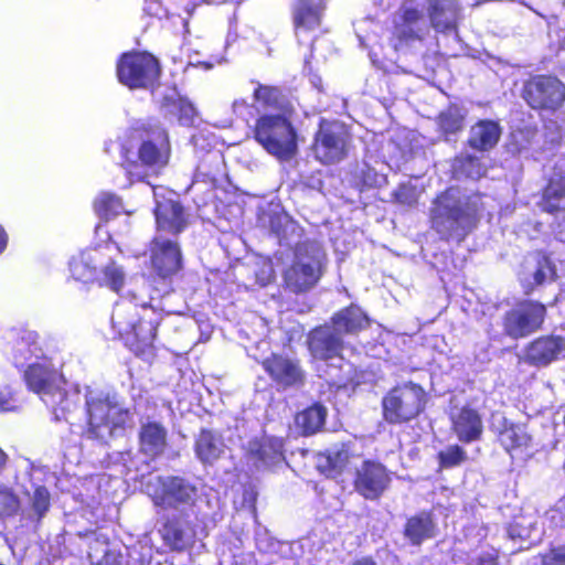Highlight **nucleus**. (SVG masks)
Returning <instances> with one entry per match:
<instances>
[{
  "label": "nucleus",
  "instance_id": "1",
  "mask_svg": "<svg viewBox=\"0 0 565 565\" xmlns=\"http://www.w3.org/2000/svg\"><path fill=\"white\" fill-rule=\"evenodd\" d=\"M162 317L159 310L149 305L131 301L116 303L110 317L114 337L136 356L152 355Z\"/></svg>",
  "mask_w": 565,
  "mask_h": 565
},
{
  "label": "nucleus",
  "instance_id": "2",
  "mask_svg": "<svg viewBox=\"0 0 565 565\" xmlns=\"http://www.w3.org/2000/svg\"><path fill=\"white\" fill-rule=\"evenodd\" d=\"M139 139L137 147L125 141L119 148V166L130 183L143 181L148 171L159 174L169 164L171 157L170 137L163 127H141Z\"/></svg>",
  "mask_w": 565,
  "mask_h": 565
},
{
  "label": "nucleus",
  "instance_id": "3",
  "mask_svg": "<svg viewBox=\"0 0 565 565\" xmlns=\"http://www.w3.org/2000/svg\"><path fill=\"white\" fill-rule=\"evenodd\" d=\"M430 228L441 241L461 243L479 223V210L475 203H462L449 186L433 200L429 211Z\"/></svg>",
  "mask_w": 565,
  "mask_h": 565
},
{
  "label": "nucleus",
  "instance_id": "4",
  "mask_svg": "<svg viewBox=\"0 0 565 565\" xmlns=\"http://www.w3.org/2000/svg\"><path fill=\"white\" fill-rule=\"evenodd\" d=\"M326 254L311 239L296 243L291 262L281 273V288L291 295H305L312 290L324 271Z\"/></svg>",
  "mask_w": 565,
  "mask_h": 565
},
{
  "label": "nucleus",
  "instance_id": "5",
  "mask_svg": "<svg viewBox=\"0 0 565 565\" xmlns=\"http://www.w3.org/2000/svg\"><path fill=\"white\" fill-rule=\"evenodd\" d=\"M86 428L88 439L107 444L109 438L122 435L132 423L129 408L122 407L109 394L89 397L85 403Z\"/></svg>",
  "mask_w": 565,
  "mask_h": 565
},
{
  "label": "nucleus",
  "instance_id": "6",
  "mask_svg": "<svg viewBox=\"0 0 565 565\" xmlns=\"http://www.w3.org/2000/svg\"><path fill=\"white\" fill-rule=\"evenodd\" d=\"M294 115L264 113L252 127V137L270 156L281 161L292 159L298 152V132Z\"/></svg>",
  "mask_w": 565,
  "mask_h": 565
},
{
  "label": "nucleus",
  "instance_id": "7",
  "mask_svg": "<svg viewBox=\"0 0 565 565\" xmlns=\"http://www.w3.org/2000/svg\"><path fill=\"white\" fill-rule=\"evenodd\" d=\"M427 402L428 394L419 383H397L381 398L382 420L391 426L408 425L425 413Z\"/></svg>",
  "mask_w": 565,
  "mask_h": 565
},
{
  "label": "nucleus",
  "instance_id": "8",
  "mask_svg": "<svg viewBox=\"0 0 565 565\" xmlns=\"http://www.w3.org/2000/svg\"><path fill=\"white\" fill-rule=\"evenodd\" d=\"M520 97L534 111L555 114L565 106V83L555 74H531L522 83Z\"/></svg>",
  "mask_w": 565,
  "mask_h": 565
},
{
  "label": "nucleus",
  "instance_id": "9",
  "mask_svg": "<svg viewBox=\"0 0 565 565\" xmlns=\"http://www.w3.org/2000/svg\"><path fill=\"white\" fill-rule=\"evenodd\" d=\"M159 60L147 51H129L120 54L116 63L118 82L130 89L152 87L159 79Z\"/></svg>",
  "mask_w": 565,
  "mask_h": 565
},
{
  "label": "nucleus",
  "instance_id": "10",
  "mask_svg": "<svg viewBox=\"0 0 565 565\" xmlns=\"http://www.w3.org/2000/svg\"><path fill=\"white\" fill-rule=\"evenodd\" d=\"M351 134L340 121L321 118L313 136L311 149L317 161L330 166L348 156Z\"/></svg>",
  "mask_w": 565,
  "mask_h": 565
},
{
  "label": "nucleus",
  "instance_id": "11",
  "mask_svg": "<svg viewBox=\"0 0 565 565\" xmlns=\"http://www.w3.org/2000/svg\"><path fill=\"white\" fill-rule=\"evenodd\" d=\"M546 316L547 308L544 303L532 299L521 300L504 312L503 333L513 340L526 338L543 328Z\"/></svg>",
  "mask_w": 565,
  "mask_h": 565
},
{
  "label": "nucleus",
  "instance_id": "12",
  "mask_svg": "<svg viewBox=\"0 0 565 565\" xmlns=\"http://www.w3.org/2000/svg\"><path fill=\"white\" fill-rule=\"evenodd\" d=\"M393 472L377 459H363L352 475L353 490L366 501H379L391 488Z\"/></svg>",
  "mask_w": 565,
  "mask_h": 565
},
{
  "label": "nucleus",
  "instance_id": "13",
  "mask_svg": "<svg viewBox=\"0 0 565 565\" xmlns=\"http://www.w3.org/2000/svg\"><path fill=\"white\" fill-rule=\"evenodd\" d=\"M259 364L277 388H298L306 383V371L298 358L271 352Z\"/></svg>",
  "mask_w": 565,
  "mask_h": 565
},
{
  "label": "nucleus",
  "instance_id": "14",
  "mask_svg": "<svg viewBox=\"0 0 565 565\" xmlns=\"http://www.w3.org/2000/svg\"><path fill=\"white\" fill-rule=\"evenodd\" d=\"M150 267L162 278H171L182 269V252L178 241L154 235L148 245Z\"/></svg>",
  "mask_w": 565,
  "mask_h": 565
},
{
  "label": "nucleus",
  "instance_id": "15",
  "mask_svg": "<svg viewBox=\"0 0 565 565\" xmlns=\"http://www.w3.org/2000/svg\"><path fill=\"white\" fill-rule=\"evenodd\" d=\"M424 21V12L411 0H404L397 11V20L394 22L391 41L393 47H401L423 40L420 28Z\"/></svg>",
  "mask_w": 565,
  "mask_h": 565
},
{
  "label": "nucleus",
  "instance_id": "16",
  "mask_svg": "<svg viewBox=\"0 0 565 565\" xmlns=\"http://www.w3.org/2000/svg\"><path fill=\"white\" fill-rule=\"evenodd\" d=\"M522 267L523 278L521 284L526 296L533 294L537 287L557 278L556 266L548 253L543 249L530 253Z\"/></svg>",
  "mask_w": 565,
  "mask_h": 565
},
{
  "label": "nucleus",
  "instance_id": "17",
  "mask_svg": "<svg viewBox=\"0 0 565 565\" xmlns=\"http://www.w3.org/2000/svg\"><path fill=\"white\" fill-rule=\"evenodd\" d=\"M307 348L313 359L329 361L341 355L344 341L340 331L326 322L316 326L308 332Z\"/></svg>",
  "mask_w": 565,
  "mask_h": 565
},
{
  "label": "nucleus",
  "instance_id": "18",
  "mask_svg": "<svg viewBox=\"0 0 565 565\" xmlns=\"http://www.w3.org/2000/svg\"><path fill=\"white\" fill-rule=\"evenodd\" d=\"M244 457L256 469L269 468L284 459V443L267 435L252 438L244 448Z\"/></svg>",
  "mask_w": 565,
  "mask_h": 565
},
{
  "label": "nucleus",
  "instance_id": "19",
  "mask_svg": "<svg viewBox=\"0 0 565 565\" xmlns=\"http://www.w3.org/2000/svg\"><path fill=\"white\" fill-rule=\"evenodd\" d=\"M156 235L178 237L188 226V216L179 201L162 200L154 207Z\"/></svg>",
  "mask_w": 565,
  "mask_h": 565
},
{
  "label": "nucleus",
  "instance_id": "20",
  "mask_svg": "<svg viewBox=\"0 0 565 565\" xmlns=\"http://www.w3.org/2000/svg\"><path fill=\"white\" fill-rule=\"evenodd\" d=\"M425 13L436 32L450 33L458 29L461 6L458 0H426Z\"/></svg>",
  "mask_w": 565,
  "mask_h": 565
},
{
  "label": "nucleus",
  "instance_id": "21",
  "mask_svg": "<svg viewBox=\"0 0 565 565\" xmlns=\"http://www.w3.org/2000/svg\"><path fill=\"white\" fill-rule=\"evenodd\" d=\"M565 351V338L562 335H540L529 342L524 349V360L533 366H547Z\"/></svg>",
  "mask_w": 565,
  "mask_h": 565
},
{
  "label": "nucleus",
  "instance_id": "22",
  "mask_svg": "<svg viewBox=\"0 0 565 565\" xmlns=\"http://www.w3.org/2000/svg\"><path fill=\"white\" fill-rule=\"evenodd\" d=\"M137 437L139 454L151 460L160 458L168 449L169 433L161 422H141Z\"/></svg>",
  "mask_w": 565,
  "mask_h": 565
},
{
  "label": "nucleus",
  "instance_id": "23",
  "mask_svg": "<svg viewBox=\"0 0 565 565\" xmlns=\"http://www.w3.org/2000/svg\"><path fill=\"white\" fill-rule=\"evenodd\" d=\"M61 376V372L49 358L29 364L23 373L28 388L36 394L51 393L57 386Z\"/></svg>",
  "mask_w": 565,
  "mask_h": 565
},
{
  "label": "nucleus",
  "instance_id": "24",
  "mask_svg": "<svg viewBox=\"0 0 565 565\" xmlns=\"http://www.w3.org/2000/svg\"><path fill=\"white\" fill-rule=\"evenodd\" d=\"M451 430L458 440L470 444L481 439L483 434V420L478 409L470 405L461 406L451 414Z\"/></svg>",
  "mask_w": 565,
  "mask_h": 565
},
{
  "label": "nucleus",
  "instance_id": "25",
  "mask_svg": "<svg viewBox=\"0 0 565 565\" xmlns=\"http://www.w3.org/2000/svg\"><path fill=\"white\" fill-rule=\"evenodd\" d=\"M253 100L267 111H276L274 115H295L296 110L287 94L278 86L255 82Z\"/></svg>",
  "mask_w": 565,
  "mask_h": 565
},
{
  "label": "nucleus",
  "instance_id": "26",
  "mask_svg": "<svg viewBox=\"0 0 565 565\" xmlns=\"http://www.w3.org/2000/svg\"><path fill=\"white\" fill-rule=\"evenodd\" d=\"M226 445L220 433L211 428H201L194 438L193 450L203 466H213L225 454Z\"/></svg>",
  "mask_w": 565,
  "mask_h": 565
},
{
  "label": "nucleus",
  "instance_id": "27",
  "mask_svg": "<svg viewBox=\"0 0 565 565\" xmlns=\"http://www.w3.org/2000/svg\"><path fill=\"white\" fill-rule=\"evenodd\" d=\"M161 489L153 494L152 501L157 507H174L178 503H186L195 492V488L183 478L171 476L161 480Z\"/></svg>",
  "mask_w": 565,
  "mask_h": 565
},
{
  "label": "nucleus",
  "instance_id": "28",
  "mask_svg": "<svg viewBox=\"0 0 565 565\" xmlns=\"http://www.w3.org/2000/svg\"><path fill=\"white\" fill-rule=\"evenodd\" d=\"M436 533L434 515L426 510L408 516L403 527V536L412 546H420L424 542L434 539Z\"/></svg>",
  "mask_w": 565,
  "mask_h": 565
},
{
  "label": "nucleus",
  "instance_id": "29",
  "mask_svg": "<svg viewBox=\"0 0 565 565\" xmlns=\"http://www.w3.org/2000/svg\"><path fill=\"white\" fill-rule=\"evenodd\" d=\"M163 543L173 552L182 553L192 547L194 532L179 518H167L159 530Z\"/></svg>",
  "mask_w": 565,
  "mask_h": 565
},
{
  "label": "nucleus",
  "instance_id": "30",
  "mask_svg": "<svg viewBox=\"0 0 565 565\" xmlns=\"http://www.w3.org/2000/svg\"><path fill=\"white\" fill-rule=\"evenodd\" d=\"M502 129L498 121L479 119L469 130L467 145L476 151L488 152L499 142Z\"/></svg>",
  "mask_w": 565,
  "mask_h": 565
},
{
  "label": "nucleus",
  "instance_id": "31",
  "mask_svg": "<svg viewBox=\"0 0 565 565\" xmlns=\"http://www.w3.org/2000/svg\"><path fill=\"white\" fill-rule=\"evenodd\" d=\"M329 323L340 331V334H358L371 326L369 316L356 305L351 303L335 311Z\"/></svg>",
  "mask_w": 565,
  "mask_h": 565
},
{
  "label": "nucleus",
  "instance_id": "32",
  "mask_svg": "<svg viewBox=\"0 0 565 565\" xmlns=\"http://www.w3.org/2000/svg\"><path fill=\"white\" fill-rule=\"evenodd\" d=\"M323 10V0H296L292 6V22L295 28L312 30L319 26Z\"/></svg>",
  "mask_w": 565,
  "mask_h": 565
},
{
  "label": "nucleus",
  "instance_id": "33",
  "mask_svg": "<svg viewBox=\"0 0 565 565\" xmlns=\"http://www.w3.org/2000/svg\"><path fill=\"white\" fill-rule=\"evenodd\" d=\"M327 415V408L316 402L296 414L295 425L302 436H312L323 428Z\"/></svg>",
  "mask_w": 565,
  "mask_h": 565
},
{
  "label": "nucleus",
  "instance_id": "34",
  "mask_svg": "<svg viewBox=\"0 0 565 565\" xmlns=\"http://www.w3.org/2000/svg\"><path fill=\"white\" fill-rule=\"evenodd\" d=\"M565 201V177L551 179L542 192L541 206L548 214H556L563 210Z\"/></svg>",
  "mask_w": 565,
  "mask_h": 565
},
{
  "label": "nucleus",
  "instance_id": "35",
  "mask_svg": "<svg viewBox=\"0 0 565 565\" xmlns=\"http://www.w3.org/2000/svg\"><path fill=\"white\" fill-rule=\"evenodd\" d=\"M452 168L458 175L480 180L486 177L488 168L482 162L481 158L470 154L460 153L455 157Z\"/></svg>",
  "mask_w": 565,
  "mask_h": 565
},
{
  "label": "nucleus",
  "instance_id": "36",
  "mask_svg": "<svg viewBox=\"0 0 565 565\" xmlns=\"http://www.w3.org/2000/svg\"><path fill=\"white\" fill-rule=\"evenodd\" d=\"M499 440L502 447L513 454L516 450L526 449L531 444V436L520 426L504 425L500 430Z\"/></svg>",
  "mask_w": 565,
  "mask_h": 565
},
{
  "label": "nucleus",
  "instance_id": "37",
  "mask_svg": "<svg viewBox=\"0 0 565 565\" xmlns=\"http://www.w3.org/2000/svg\"><path fill=\"white\" fill-rule=\"evenodd\" d=\"M94 212L105 222L124 212L121 198L111 192H102L93 202Z\"/></svg>",
  "mask_w": 565,
  "mask_h": 565
},
{
  "label": "nucleus",
  "instance_id": "38",
  "mask_svg": "<svg viewBox=\"0 0 565 565\" xmlns=\"http://www.w3.org/2000/svg\"><path fill=\"white\" fill-rule=\"evenodd\" d=\"M465 114L456 104H450L437 116V125L444 135H455L462 130Z\"/></svg>",
  "mask_w": 565,
  "mask_h": 565
},
{
  "label": "nucleus",
  "instance_id": "39",
  "mask_svg": "<svg viewBox=\"0 0 565 565\" xmlns=\"http://www.w3.org/2000/svg\"><path fill=\"white\" fill-rule=\"evenodd\" d=\"M468 459L466 450L459 445H450L437 454L438 467L440 470L451 469L460 466Z\"/></svg>",
  "mask_w": 565,
  "mask_h": 565
},
{
  "label": "nucleus",
  "instance_id": "40",
  "mask_svg": "<svg viewBox=\"0 0 565 565\" xmlns=\"http://www.w3.org/2000/svg\"><path fill=\"white\" fill-rule=\"evenodd\" d=\"M351 455L348 449L330 451L324 456L322 470L329 475L337 476L344 471L350 462Z\"/></svg>",
  "mask_w": 565,
  "mask_h": 565
},
{
  "label": "nucleus",
  "instance_id": "41",
  "mask_svg": "<svg viewBox=\"0 0 565 565\" xmlns=\"http://www.w3.org/2000/svg\"><path fill=\"white\" fill-rule=\"evenodd\" d=\"M170 111L177 117L178 121L182 126H193L196 116L194 106L184 98H175L169 102Z\"/></svg>",
  "mask_w": 565,
  "mask_h": 565
},
{
  "label": "nucleus",
  "instance_id": "42",
  "mask_svg": "<svg viewBox=\"0 0 565 565\" xmlns=\"http://www.w3.org/2000/svg\"><path fill=\"white\" fill-rule=\"evenodd\" d=\"M103 275V281H99V286H106L117 294L122 289L125 284V273L116 262H109L104 267Z\"/></svg>",
  "mask_w": 565,
  "mask_h": 565
},
{
  "label": "nucleus",
  "instance_id": "43",
  "mask_svg": "<svg viewBox=\"0 0 565 565\" xmlns=\"http://www.w3.org/2000/svg\"><path fill=\"white\" fill-rule=\"evenodd\" d=\"M71 276L74 280L90 284L97 279V269L84 260H74L70 265Z\"/></svg>",
  "mask_w": 565,
  "mask_h": 565
},
{
  "label": "nucleus",
  "instance_id": "44",
  "mask_svg": "<svg viewBox=\"0 0 565 565\" xmlns=\"http://www.w3.org/2000/svg\"><path fill=\"white\" fill-rule=\"evenodd\" d=\"M20 500L18 495L9 488L0 489V514L3 516H13L20 510Z\"/></svg>",
  "mask_w": 565,
  "mask_h": 565
},
{
  "label": "nucleus",
  "instance_id": "45",
  "mask_svg": "<svg viewBox=\"0 0 565 565\" xmlns=\"http://www.w3.org/2000/svg\"><path fill=\"white\" fill-rule=\"evenodd\" d=\"M51 505V495L45 486H38L33 491L32 509L39 520H41L49 511Z\"/></svg>",
  "mask_w": 565,
  "mask_h": 565
},
{
  "label": "nucleus",
  "instance_id": "46",
  "mask_svg": "<svg viewBox=\"0 0 565 565\" xmlns=\"http://www.w3.org/2000/svg\"><path fill=\"white\" fill-rule=\"evenodd\" d=\"M233 111L235 116L248 124L252 119H256L257 107L256 104H250L245 99H238L233 103Z\"/></svg>",
  "mask_w": 565,
  "mask_h": 565
},
{
  "label": "nucleus",
  "instance_id": "47",
  "mask_svg": "<svg viewBox=\"0 0 565 565\" xmlns=\"http://www.w3.org/2000/svg\"><path fill=\"white\" fill-rule=\"evenodd\" d=\"M542 565H565V544L551 546L541 554Z\"/></svg>",
  "mask_w": 565,
  "mask_h": 565
},
{
  "label": "nucleus",
  "instance_id": "48",
  "mask_svg": "<svg viewBox=\"0 0 565 565\" xmlns=\"http://www.w3.org/2000/svg\"><path fill=\"white\" fill-rule=\"evenodd\" d=\"M377 179H379V175L373 168L367 167L366 169L362 170L361 175H360V183H359L360 190L364 191L366 189L376 186Z\"/></svg>",
  "mask_w": 565,
  "mask_h": 565
},
{
  "label": "nucleus",
  "instance_id": "49",
  "mask_svg": "<svg viewBox=\"0 0 565 565\" xmlns=\"http://www.w3.org/2000/svg\"><path fill=\"white\" fill-rule=\"evenodd\" d=\"M468 565H498V554L493 551H482L471 557Z\"/></svg>",
  "mask_w": 565,
  "mask_h": 565
},
{
  "label": "nucleus",
  "instance_id": "50",
  "mask_svg": "<svg viewBox=\"0 0 565 565\" xmlns=\"http://www.w3.org/2000/svg\"><path fill=\"white\" fill-rule=\"evenodd\" d=\"M350 565H377L372 556H363L354 559Z\"/></svg>",
  "mask_w": 565,
  "mask_h": 565
},
{
  "label": "nucleus",
  "instance_id": "51",
  "mask_svg": "<svg viewBox=\"0 0 565 565\" xmlns=\"http://www.w3.org/2000/svg\"><path fill=\"white\" fill-rule=\"evenodd\" d=\"M8 234L6 230L0 225V255L4 252L8 245Z\"/></svg>",
  "mask_w": 565,
  "mask_h": 565
},
{
  "label": "nucleus",
  "instance_id": "52",
  "mask_svg": "<svg viewBox=\"0 0 565 565\" xmlns=\"http://www.w3.org/2000/svg\"><path fill=\"white\" fill-rule=\"evenodd\" d=\"M9 456L7 452L0 447V475L6 470L8 465Z\"/></svg>",
  "mask_w": 565,
  "mask_h": 565
},
{
  "label": "nucleus",
  "instance_id": "53",
  "mask_svg": "<svg viewBox=\"0 0 565 565\" xmlns=\"http://www.w3.org/2000/svg\"><path fill=\"white\" fill-rule=\"evenodd\" d=\"M15 408L14 405H11L4 397L3 394L0 393V411L2 412H9L13 411Z\"/></svg>",
  "mask_w": 565,
  "mask_h": 565
},
{
  "label": "nucleus",
  "instance_id": "54",
  "mask_svg": "<svg viewBox=\"0 0 565 565\" xmlns=\"http://www.w3.org/2000/svg\"><path fill=\"white\" fill-rule=\"evenodd\" d=\"M405 190H406V188H405V186H403L402 189H399L398 191H396V192L394 193L395 200H396L397 202H401V203H404V202H405V201H404V199H402V192H403V191H405Z\"/></svg>",
  "mask_w": 565,
  "mask_h": 565
},
{
  "label": "nucleus",
  "instance_id": "55",
  "mask_svg": "<svg viewBox=\"0 0 565 565\" xmlns=\"http://www.w3.org/2000/svg\"><path fill=\"white\" fill-rule=\"evenodd\" d=\"M553 124L555 125L556 130L559 131L561 130L559 126L556 122H553Z\"/></svg>",
  "mask_w": 565,
  "mask_h": 565
},
{
  "label": "nucleus",
  "instance_id": "56",
  "mask_svg": "<svg viewBox=\"0 0 565 565\" xmlns=\"http://www.w3.org/2000/svg\"><path fill=\"white\" fill-rule=\"evenodd\" d=\"M0 565H3L2 563H0Z\"/></svg>",
  "mask_w": 565,
  "mask_h": 565
},
{
  "label": "nucleus",
  "instance_id": "57",
  "mask_svg": "<svg viewBox=\"0 0 565 565\" xmlns=\"http://www.w3.org/2000/svg\"><path fill=\"white\" fill-rule=\"evenodd\" d=\"M220 565H222V564H220Z\"/></svg>",
  "mask_w": 565,
  "mask_h": 565
}]
</instances>
